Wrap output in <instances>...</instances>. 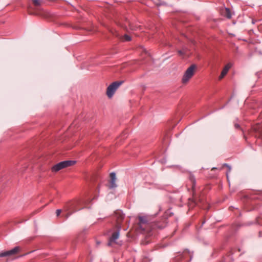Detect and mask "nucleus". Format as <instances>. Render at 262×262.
Instances as JSON below:
<instances>
[{
  "label": "nucleus",
  "mask_w": 262,
  "mask_h": 262,
  "mask_svg": "<svg viewBox=\"0 0 262 262\" xmlns=\"http://www.w3.org/2000/svg\"><path fill=\"white\" fill-rule=\"evenodd\" d=\"M114 217L116 220V224H121V222L124 219V215L121 210H118L115 211Z\"/></svg>",
  "instance_id": "1a4fd4ad"
},
{
  "label": "nucleus",
  "mask_w": 262,
  "mask_h": 262,
  "mask_svg": "<svg viewBox=\"0 0 262 262\" xmlns=\"http://www.w3.org/2000/svg\"><path fill=\"white\" fill-rule=\"evenodd\" d=\"M231 68L230 64H227L225 66L223 70H222L220 76L219 77V80H221L227 73L229 69Z\"/></svg>",
  "instance_id": "f8f14e48"
},
{
  "label": "nucleus",
  "mask_w": 262,
  "mask_h": 262,
  "mask_svg": "<svg viewBox=\"0 0 262 262\" xmlns=\"http://www.w3.org/2000/svg\"><path fill=\"white\" fill-rule=\"evenodd\" d=\"M224 165L225 166H227V167H228V168H229V172H230V170H231V167L228 164H224Z\"/></svg>",
  "instance_id": "412c9836"
},
{
  "label": "nucleus",
  "mask_w": 262,
  "mask_h": 262,
  "mask_svg": "<svg viewBox=\"0 0 262 262\" xmlns=\"http://www.w3.org/2000/svg\"><path fill=\"white\" fill-rule=\"evenodd\" d=\"M188 49L186 47H183L182 50H178V53L180 56H184L186 55Z\"/></svg>",
  "instance_id": "dca6fc26"
},
{
  "label": "nucleus",
  "mask_w": 262,
  "mask_h": 262,
  "mask_svg": "<svg viewBox=\"0 0 262 262\" xmlns=\"http://www.w3.org/2000/svg\"><path fill=\"white\" fill-rule=\"evenodd\" d=\"M188 178L191 183L192 189L193 190V191L194 192L195 187V185H196L195 178L194 176L192 173L189 174Z\"/></svg>",
  "instance_id": "ddd939ff"
},
{
  "label": "nucleus",
  "mask_w": 262,
  "mask_h": 262,
  "mask_svg": "<svg viewBox=\"0 0 262 262\" xmlns=\"http://www.w3.org/2000/svg\"><path fill=\"white\" fill-rule=\"evenodd\" d=\"M234 127L236 129H241V126L239 124L237 123H234Z\"/></svg>",
  "instance_id": "6ab92c4d"
},
{
  "label": "nucleus",
  "mask_w": 262,
  "mask_h": 262,
  "mask_svg": "<svg viewBox=\"0 0 262 262\" xmlns=\"http://www.w3.org/2000/svg\"><path fill=\"white\" fill-rule=\"evenodd\" d=\"M110 188L112 189L117 187V185L116 184V173L114 172H111L110 173Z\"/></svg>",
  "instance_id": "9d476101"
},
{
  "label": "nucleus",
  "mask_w": 262,
  "mask_h": 262,
  "mask_svg": "<svg viewBox=\"0 0 262 262\" xmlns=\"http://www.w3.org/2000/svg\"><path fill=\"white\" fill-rule=\"evenodd\" d=\"M116 230L114 231L111 236L109 238V241L107 244L108 246H111L113 243H116V241L118 238L120 231L121 229V225L117 224L115 226Z\"/></svg>",
  "instance_id": "423d86ee"
},
{
  "label": "nucleus",
  "mask_w": 262,
  "mask_h": 262,
  "mask_svg": "<svg viewBox=\"0 0 262 262\" xmlns=\"http://www.w3.org/2000/svg\"><path fill=\"white\" fill-rule=\"evenodd\" d=\"M138 225L142 231H148L147 228L149 227V224L146 216H139Z\"/></svg>",
  "instance_id": "0eeeda50"
},
{
  "label": "nucleus",
  "mask_w": 262,
  "mask_h": 262,
  "mask_svg": "<svg viewBox=\"0 0 262 262\" xmlns=\"http://www.w3.org/2000/svg\"><path fill=\"white\" fill-rule=\"evenodd\" d=\"M75 163L76 161L73 160H67L62 161L54 165L51 168V170L53 172H57L63 168L68 167L69 166L75 164Z\"/></svg>",
  "instance_id": "7ed1b4c3"
},
{
  "label": "nucleus",
  "mask_w": 262,
  "mask_h": 262,
  "mask_svg": "<svg viewBox=\"0 0 262 262\" xmlns=\"http://www.w3.org/2000/svg\"><path fill=\"white\" fill-rule=\"evenodd\" d=\"M162 223H155V227H157V228H159V229H162L163 228H164L166 225V219L165 218L162 219Z\"/></svg>",
  "instance_id": "4468645a"
},
{
  "label": "nucleus",
  "mask_w": 262,
  "mask_h": 262,
  "mask_svg": "<svg viewBox=\"0 0 262 262\" xmlns=\"http://www.w3.org/2000/svg\"><path fill=\"white\" fill-rule=\"evenodd\" d=\"M20 248L19 246H16L10 250L3 251L0 253V257L14 255L18 253L20 251Z\"/></svg>",
  "instance_id": "6e6552de"
},
{
  "label": "nucleus",
  "mask_w": 262,
  "mask_h": 262,
  "mask_svg": "<svg viewBox=\"0 0 262 262\" xmlns=\"http://www.w3.org/2000/svg\"><path fill=\"white\" fill-rule=\"evenodd\" d=\"M221 13L223 16H225L227 18L229 19L231 18L232 15L229 8H225L222 9Z\"/></svg>",
  "instance_id": "9b49d317"
},
{
  "label": "nucleus",
  "mask_w": 262,
  "mask_h": 262,
  "mask_svg": "<svg viewBox=\"0 0 262 262\" xmlns=\"http://www.w3.org/2000/svg\"><path fill=\"white\" fill-rule=\"evenodd\" d=\"M85 204L86 201L81 199L68 202L64 206L65 210L68 211L67 217L73 213L83 208Z\"/></svg>",
  "instance_id": "f257e3e1"
},
{
  "label": "nucleus",
  "mask_w": 262,
  "mask_h": 262,
  "mask_svg": "<svg viewBox=\"0 0 262 262\" xmlns=\"http://www.w3.org/2000/svg\"><path fill=\"white\" fill-rule=\"evenodd\" d=\"M61 212V209H57L56 210V215H57V216L59 215Z\"/></svg>",
  "instance_id": "aec40b11"
},
{
  "label": "nucleus",
  "mask_w": 262,
  "mask_h": 262,
  "mask_svg": "<svg viewBox=\"0 0 262 262\" xmlns=\"http://www.w3.org/2000/svg\"><path fill=\"white\" fill-rule=\"evenodd\" d=\"M32 2L35 6H39L40 5V0H32Z\"/></svg>",
  "instance_id": "a211bd4d"
},
{
  "label": "nucleus",
  "mask_w": 262,
  "mask_h": 262,
  "mask_svg": "<svg viewBox=\"0 0 262 262\" xmlns=\"http://www.w3.org/2000/svg\"><path fill=\"white\" fill-rule=\"evenodd\" d=\"M115 35L119 37V35L118 33H116ZM120 38L123 41H129L131 40V37L127 34H124L121 37H120Z\"/></svg>",
  "instance_id": "2eb2a0df"
},
{
  "label": "nucleus",
  "mask_w": 262,
  "mask_h": 262,
  "mask_svg": "<svg viewBox=\"0 0 262 262\" xmlns=\"http://www.w3.org/2000/svg\"><path fill=\"white\" fill-rule=\"evenodd\" d=\"M259 236H261V234H262V232H259Z\"/></svg>",
  "instance_id": "4be33fe9"
},
{
  "label": "nucleus",
  "mask_w": 262,
  "mask_h": 262,
  "mask_svg": "<svg viewBox=\"0 0 262 262\" xmlns=\"http://www.w3.org/2000/svg\"><path fill=\"white\" fill-rule=\"evenodd\" d=\"M195 69V65L192 64L186 70L182 79L183 83H186L190 80V79L193 76L194 71Z\"/></svg>",
  "instance_id": "39448f33"
},
{
  "label": "nucleus",
  "mask_w": 262,
  "mask_h": 262,
  "mask_svg": "<svg viewBox=\"0 0 262 262\" xmlns=\"http://www.w3.org/2000/svg\"><path fill=\"white\" fill-rule=\"evenodd\" d=\"M226 176H227V178H228V172H227Z\"/></svg>",
  "instance_id": "5701e85b"
},
{
  "label": "nucleus",
  "mask_w": 262,
  "mask_h": 262,
  "mask_svg": "<svg viewBox=\"0 0 262 262\" xmlns=\"http://www.w3.org/2000/svg\"><path fill=\"white\" fill-rule=\"evenodd\" d=\"M123 83V81H116L111 83L107 88L106 95L111 98L114 95L117 89Z\"/></svg>",
  "instance_id": "20e7f679"
},
{
  "label": "nucleus",
  "mask_w": 262,
  "mask_h": 262,
  "mask_svg": "<svg viewBox=\"0 0 262 262\" xmlns=\"http://www.w3.org/2000/svg\"><path fill=\"white\" fill-rule=\"evenodd\" d=\"M192 258V254L190 252L186 249L182 252H179L177 256H176L174 260L176 262H189Z\"/></svg>",
  "instance_id": "f03ea898"
},
{
  "label": "nucleus",
  "mask_w": 262,
  "mask_h": 262,
  "mask_svg": "<svg viewBox=\"0 0 262 262\" xmlns=\"http://www.w3.org/2000/svg\"><path fill=\"white\" fill-rule=\"evenodd\" d=\"M189 200L191 201L192 203L194 204V205H199V203L202 202V200L200 198L198 199L193 198L192 200L189 199Z\"/></svg>",
  "instance_id": "f3484780"
}]
</instances>
